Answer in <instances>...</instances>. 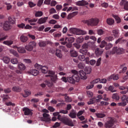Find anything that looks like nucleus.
I'll return each instance as SVG.
<instances>
[{"label":"nucleus","mask_w":128,"mask_h":128,"mask_svg":"<svg viewBox=\"0 0 128 128\" xmlns=\"http://www.w3.org/2000/svg\"><path fill=\"white\" fill-rule=\"evenodd\" d=\"M56 54L58 58H62V50L60 49H56Z\"/></svg>","instance_id":"b1692460"},{"label":"nucleus","mask_w":128,"mask_h":128,"mask_svg":"<svg viewBox=\"0 0 128 128\" xmlns=\"http://www.w3.org/2000/svg\"><path fill=\"white\" fill-rule=\"evenodd\" d=\"M48 19V17L41 18L38 19V24H45V22H46Z\"/></svg>","instance_id":"f3484780"},{"label":"nucleus","mask_w":128,"mask_h":128,"mask_svg":"<svg viewBox=\"0 0 128 128\" xmlns=\"http://www.w3.org/2000/svg\"><path fill=\"white\" fill-rule=\"evenodd\" d=\"M60 114H68V110H60Z\"/></svg>","instance_id":"052dcab7"},{"label":"nucleus","mask_w":128,"mask_h":128,"mask_svg":"<svg viewBox=\"0 0 128 128\" xmlns=\"http://www.w3.org/2000/svg\"><path fill=\"white\" fill-rule=\"evenodd\" d=\"M78 12H73L72 14H69L68 16V20H70L72 18H74V16H76L78 14Z\"/></svg>","instance_id":"e433bc0d"},{"label":"nucleus","mask_w":128,"mask_h":128,"mask_svg":"<svg viewBox=\"0 0 128 128\" xmlns=\"http://www.w3.org/2000/svg\"><path fill=\"white\" fill-rule=\"evenodd\" d=\"M80 52L82 54H84V56H90V53L88 52V50L85 48H81L80 50Z\"/></svg>","instance_id":"dca6fc26"},{"label":"nucleus","mask_w":128,"mask_h":128,"mask_svg":"<svg viewBox=\"0 0 128 128\" xmlns=\"http://www.w3.org/2000/svg\"><path fill=\"white\" fill-rule=\"evenodd\" d=\"M112 36H114V38H118L120 36V31L118 29H115L112 31Z\"/></svg>","instance_id":"aec40b11"},{"label":"nucleus","mask_w":128,"mask_h":128,"mask_svg":"<svg viewBox=\"0 0 128 128\" xmlns=\"http://www.w3.org/2000/svg\"><path fill=\"white\" fill-rule=\"evenodd\" d=\"M70 54L71 56H72L73 58H76L78 56V52L74 50L72 48H71L70 50Z\"/></svg>","instance_id":"393cba45"},{"label":"nucleus","mask_w":128,"mask_h":128,"mask_svg":"<svg viewBox=\"0 0 128 128\" xmlns=\"http://www.w3.org/2000/svg\"><path fill=\"white\" fill-rule=\"evenodd\" d=\"M12 90L13 92H22V88L18 86H14L12 88Z\"/></svg>","instance_id":"a878e982"},{"label":"nucleus","mask_w":128,"mask_h":128,"mask_svg":"<svg viewBox=\"0 0 128 128\" xmlns=\"http://www.w3.org/2000/svg\"><path fill=\"white\" fill-rule=\"evenodd\" d=\"M88 4V2L84 0H82L81 1H78L76 2V5L79 6H87Z\"/></svg>","instance_id":"a211bd4d"},{"label":"nucleus","mask_w":128,"mask_h":128,"mask_svg":"<svg viewBox=\"0 0 128 128\" xmlns=\"http://www.w3.org/2000/svg\"><path fill=\"white\" fill-rule=\"evenodd\" d=\"M78 74L80 76V78H81V80H86V78H88V77L86 76V72H84V70H81L79 71Z\"/></svg>","instance_id":"4468645a"},{"label":"nucleus","mask_w":128,"mask_h":128,"mask_svg":"<svg viewBox=\"0 0 128 128\" xmlns=\"http://www.w3.org/2000/svg\"><path fill=\"white\" fill-rule=\"evenodd\" d=\"M18 70H22V72L23 70H25L26 68V66H24V64H22V62L18 63Z\"/></svg>","instance_id":"5701e85b"},{"label":"nucleus","mask_w":128,"mask_h":128,"mask_svg":"<svg viewBox=\"0 0 128 128\" xmlns=\"http://www.w3.org/2000/svg\"><path fill=\"white\" fill-rule=\"evenodd\" d=\"M86 94L89 98H92L94 96V94L90 91H87Z\"/></svg>","instance_id":"e2e57ef3"},{"label":"nucleus","mask_w":128,"mask_h":128,"mask_svg":"<svg viewBox=\"0 0 128 128\" xmlns=\"http://www.w3.org/2000/svg\"><path fill=\"white\" fill-rule=\"evenodd\" d=\"M112 48V44L110 43L106 46L105 48L106 50H110V48Z\"/></svg>","instance_id":"6e6d98bb"},{"label":"nucleus","mask_w":128,"mask_h":128,"mask_svg":"<svg viewBox=\"0 0 128 128\" xmlns=\"http://www.w3.org/2000/svg\"><path fill=\"white\" fill-rule=\"evenodd\" d=\"M84 72L87 74H90L92 72V68L90 66H86L84 68Z\"/></svg>","instance_id":"c9c22d12"},{"label":"nucleus","mask_w":128,"mask_h":128,"mask_svg":"<svg viewBox=\"0 0 128 128\" xmlns=\"http://www.w3.org/2000/svg\"><path fill=\"white\" fill-rule=\"evenodd\" d=\"M43 116L41 117L40 118V120L41 122H50L52 121V119H50V116L46 113H44L42 114Z\"/></svg>","instance_id":"6e6552de"},{"label":"nucleus","mask_w":128,"mask_h":128,"mask_svg":"<svg viewBox=\"0 0 128 128\" xmlns=\"http://www.w3.org/2000/svg\"><path fill=\"white\" fill-rule=\"evenodd\" d=\"M106 41H104V40H102L101 42V44L100 45V48H104V46H106Z\"/></svg>","instance_id":"13d9d810"},{"label":"nucleus","mask_w":128,"mask_h":128,"mask_svg":"<svg viewBox=\"0 0 128 128\" xmlns=\"http://www.w3.org/2000/svg\"><path fill=\"white\" fill-rule=\"evenodd\" d=\"M114 18L117 24H120V22L121 20L120 18V17L116 16H114Z\"/></svg>","instance_id":"4d7b16f0"},{"label":"nucleus","mask_w":128,"mask_h":128,"mask_svg":"<svg viewBox=\"0 0 128 128\" xmlns=\"http://www.w3.org/2000/svg\"><path fill=\"white\" fill-rule=\"evenodd\" d=\"M78 68L81 70H84V64L82 62L79 63L78 64Z\"/></svg>","instance_id":"5fc2aeb1"},{"label":"nucleus","mask_w":128,"mask_h":128,"mask_svg":"<svg viewBox=\"0 0 128 128\" xmlns=\"http://www.w3.org/2000/svg\"><path fill=\"white\" fill-rule=\"evenodd\" d=\"M5 4H6V6H7L6 8H7L8 10H10V8H12V6L10 4V3L6 2V3H5Z\"/></svg>","instance_id":"bf43d9fd"},{"label":"nucleus","mask_w":128,"mask_h":128,"mask_svg":"<svg viewBox=\"0 0 128 128\" xmlns=\"http://www.w3.org/2000/svg\"><path fill=\"white\" fill-rule=\"evenodd\" d=\"M106 22L109 26H112L114 24V20L112 18H109L107 19Z\"/></svg>","instance_id":"7c9ffc66"},{"label":"nucleus","mask_w":128,"mask_h":128,"mask_svg":"<svg viewBox=\"0 0 128 128\" xmlns=\"http://www.w3.org/2000/svg\"><path fill=\"white\" fill-rule=\"evenodd\" d=\"M78 58L80 60H81V62H84V60H86V57L84 55H79Z\"/></svg>","instance_id":"49530a36"},{"label":"nucleus","mask_w":128,"mask_h":128,"mask_svg":"<svg viewBox=\"0 0 128 128\" xmlns=\"http://www.w3.org/2000/svg\"><path fill=\"white\" fill-rule=\"evenodd\" d=\"M124 52V49L122 48L114 47L112 50L111 51V54H122Z\"/></svg>","instance_id":"423d86ee"},{"label":"nucleus","mask_w":128,"mask_h":128,"mask_svg":"<svg viewBox=\"0 0 128 128\" xmlns=\"http://www.w3.org/2000/svg\"><path fill=\"white\" fill-rule=\"evenodd\" d=\"M2 97V100L3 102H6L8 98H10V96H8V95L6 94H4Z\"/></svg>","instance_id":"79ce46f5"},{"label":"nucleus","mask_w":128,"mask_h":128,"mask_svg":"<svg viewBox=\"0 0 128 128\" xmlns=\"http://www.w3.org/2000/svg\"><path fill=\"white\" fill-rule=\"evenodd\" d=\"M128 103V96L126 95H123L122 98V102L118 104L120 106H126Z\"/></svg>","instance_id":"0eeeda50"},{"label":"nucleus","mask_w":128,"mask_h":128,"mask_svg":"<svg viewBox=\"0 0 128 128\" xmlns=\"http://www.w3.org/2000/svg\"><path fill=\"white\" fill-rule=\"evenodd\" d=\"M12 92V88H7L4 90V92L5 94H10Z\"/></svg>","instance_id":"69168bd1"},{"label":"nucleus","mask_w":128,"mask_h":128,"mask_svg":"<svg viewBox=\"0 0 128 128\" xmlns=\"http://www.w3.org/2000/svg\"><path fill=\"white\" fill-rule=\"evenodd\" d=\"M42 16H44V12L42 11H37L35 12L36 18H40Z\"/></svg>","instance_id":"f704fd0d"},{"label":"nucleus","mask_w":128,"mask_h":128,"mask_svg":"<svg viewBox=\"0 0 128 128\" xmlns=\"http://www.w3.org/2000/svg\"><path fill=\"white\" fill-rule=\"evenodd\" d=\"M126 64H123L120 66V68H122V70L120 71V74H124L126 72V66H124Z\"/></svg>","instance_id":"cd10ccee"},{"label":"nucleus","mask_w":128,"mask_h":128,"mask_svg":"<svg viewBox=\"0 0 128 128\" xmlns=\"http://www.w3.org/2000/svg\"><path fill=\"white\" fill-rule=\"evenodd\" d=\"M18 52L20 54H26V52L24 48L22 46L18 48Z\"/></svg>","instance_id":"c85d7f7f"},{"label":"nucleus","mask_w":128,"mask_h":128,"mask_svg":"<svg viewBox=\"0 0 128 128\" xmlns=\"http://www.w3.org/2000/svg\"><path fill=\"white\" fill-rule=\"evenodd\" d=\"M24 94H22L24 98H28L31 94L30 92L28 91V90H24Z\"/></svg>","instance_id":"ea45409f"},{"label":"nucleus","mask_w":128,"mask_h":128,"mask_svg":"<svg viewBox=\"0 0 128 128\" xmlns=\"http://www.w3.org/2000/svg\"><path fill=\"white\" fill-rule=\"evenodd\" d=\"M70 32L74 34H76L77 36H84V34H86V31L76 28H71L70 29Z\"/></svg>","instance_id":"39448f33"},{"label":"nucleus","mask_w":128,"mask_h":128,"mask_svg":"<svg viewBox=\"0 0 128 128\" xmlns=\"http://www.w3.org/2000/svg\"><path fill=\"white\" fill-rule=\"evenodd\" d=\"M48 74L46 75V78H48V76H50V80H52L51 82H56V79L58 78L56 76H54V72L52 70H49L48 72Z\"/></svg>","instance_id":"9d476101"},{"label":"nucleus","mask_w":128,"mask_h":128,"mask_svg":"<svg viewBox=\"0 0 128 128\" xmlns=\"http://www.w3.org/2000/svg\"><path fill=\"white\" fill-rule=\"evenodd\" d=\"M96 116L98 118H102L106 116V114L102 113H96Z\"/></svg>","instance_id":"58836bf2"},{"label":"nucleus","mask_w":128,"mask_h":128,"mask_svg":"<svg viewBox=\"0 0 128 128\" xmlns=\"http://www.w3.org/2000/svg\"><path fill=\"white\" fill-rule=\"evenodd\" d=\"M8 21H6L4 24V30H10L12 26L11 24H14L16 19L12 17H9L8 18Z\"/></svg>","instance_id":"7ed1b4c3"},{"label":"nucleus","mask_w":128,"mask_h":128,"mask_svg":"<svg viewBox=\"0 0 128 128\" xmlns=\"http://www.w3.org/2000/svg\"><path fill=\"white\" fill-rule=\"evenodd\" d=\"M93 44L94 42H89L87 43H84L82 46V48L86 50V48H92Z\"/></svg>","instance_id":"2eb2a0df"},{"label":"nucleus","mask_w":128,"mask_h":128,"mask_svg":"<svg viewBox=\"0 0 128 128\" xmlns=\"http://www.w3.org/2000/svg\"><path fill=\"white\" fill-rule=\"evenodd\" d=\"M38 22V19L36 18H32L28 20V22L30 24V26H36V23Z\"/></svg>","instance_id":"bb28decb"},{"label":"nucleus","mask_w":128,"mask_h":128,"mask_svg":"<svg viewBox=\"0 0 128 128\" xmlns=\"http://www.w3.org/2000/svg\"><path fill=\"white\" fill-rule=\"evenodd\" d=\"M10 54H14V56H16V58H18V52L14 50H10Z\"/></svg>","instance_id":"a18cd8bd"},{"label":"nucleus","mask_w":128,"mask_h":128,"mask_svg":"<svg viewBox=\"0 0 128 128\" xmlns=\"http://www.w3.org/2000/svg\"><path fill=\"white\" fill-rule=\"evenodd\" d=\"M58 120L62 122L64 124L69 126H74V122L70 118L66 116H62V115L58 114L57 118Z\"/></svg>","instance_id":"f03ea898"},{"label":"nucleus","mask_w":128,"mask_h":128,"mask_svg":"<svg viewBox=\"0 0 128 128\" xmlns=\"http://www.w3.org/2000/svg\"><path fill=\"white\" fill-rule=\"evenodd\" d=\"M2 60L5 64H8L10 62V58L8 56H4L2 58Z\"/></svg>","instance_id":"37998d69"},{"label":"nucleus","mask_w":128,"mask_h":128,"mask_svg":"<svg viewBox=\"0 0 128 128\" xmlns=\"http://www.w3.org/2000/svg\"><path fill=\"white\" fill-rule=\"evenodd\" d=\"M46 84L49 88H52V84H54V83L52 82V81H46Z\"/></svg>","instance_id":"de8ad7c7"},{"label":"nucleus","mask_w":128,"mask_h":128,"mask_svg":"<svg viewBox=\"0 0 128 128\" xmlns=\"http://www.w3.org/2000/svg\"><path fill=\"white\" fill-rule=\"evenodd\" d=\"M34 46H36V43L34 41H32L30 42L28 45L26 46L25 48L28 52H32Z\"/></svg>","instance_id":"9b49d317"},{"label":"nucleus","mask_w":128,"mask_h":128,"mask_svg":"<svg viewBox=\"0 0 128 128\" xmlns=\"http://www.w3.org/2000/svg\"><path fill=\"white\" fill-rule=\"evenodd\" d=\"M28 72V74H32V76H38V74H40V72L36 69L30 70Z\"/></svg>","instance_id":"6ab92c4d"},{"label":"nucleus","mask_w":128,"mask_h":128,"mask_svg":"<svg viewBox=\"0 0 128 128\" xmlns=\"http://www.w3.org/2000/svg\"><path fill=\"white\" fill-rule=\"evenodd\" d=\"M108 90L111 92H116V90H114V86H109Z\"/></svg>","instance_id":"864d4df0"},{"label":"nucleus","mask_w":128,"mask_h":128,"mask_svg":"<svg viewBox=\"0 0 128 128\" xmlns=\"http://www.w3.org/2000/svg\"><path fill=\"white\" fill-rule=\"evenodd\" d=\"M10 62L13 64H18V60L16 58L12 59L11 60H10Z\"/></svg>","instance_id":"603ef678"},{"label":"nucleus","mask_w":128,"mask_h":128,"mask_svg":"<svg viewBox=\"0 0 128 128\" xmlns=\"http://www.w3.org/2000/svg\"><path fill=\"white\" fill-rule=\"evenodd\" d=\"M114 122H116V120H114V118H110V120L105 123L104 126L106 128H112V126H114Z\"/></svg>","instance_id":"1a4fd4ad"},{"label":"nucleus","mask_w":128,"mask_h":128,"mask_svg":"<svg viewBox=\"0 0 128 128\" xmlns=\"http://www.w3.org/2000/svg\"><path fill=\"white\" fill-rule=\"evenodd\" d=\"M112 40H114V37L112 36H109L106 38V40L108 42H112Z\"/></svg>","instance_id":"0e129e2a"},{"label":"nucleus","mask_w":128,"mask_h":128,"mask_svg":"<svg viewBox=\"0 0 128 128\" xmlns=\"http://www.w3.org/2000/svg\"><path fill=\"white\" fill-rule=\"evenodd\" d=\"M98 82H100V78H97V79H96L90 82V84H98Z\"/></svg>","instance_id":"680f3d73"},{"label":"nucleus","mask_w":128,"mask_h":128,"mask_svg":"<svg viewBox=\"0 0 128 128\" xmlns=\"http://www.w3.org/2000/svg\"><path fill=\"white\" fill-rule=\"evenodd\" d=\"M65 40H66H66H68V43L72 44V42H74V38H72V37L68 38V37H66L65 38Z\"/></svg>","instance_id":"473e14b6"},{"label":"nucleus","mask_w":128,"mask_h":128,"mask_svg":"<svg viewBox=\"0 0 128 128\" xmlns=\"http://www.w3.org/2000/svg\"><path fill=\"white\" fill-rule=\"evenodd\" d=\"M82 22L84 24H88V26H96L98 24V23L100 22V20H98V18H91L88 20H83Z\"/></svg>","instance_id":"20e7f679"},{"label":"nucleus","mask_w":128,"mask_h":128,"mask_svg":"<svg viewBox=\"0 0 128 128\" xmlns=\"http://www.w3.org/2000/svg\"><path fill=\"white\" fill-rule=\"evenodd\" d=\"M71 72L73 74V75L72 77H68L67 80L70 84H74L76 82H78L80 78L78 76V72L76 70H72Z\"/></svg>","instance_id":"f257e3e1"},{"label":"nucleus","mask_w":128,"mask_h":128,"mask_svg":"<svg viewBox=\"0 0 128 128\" xmlns=\"http://www.w3.org/2000/svg\"><path fill=\"white\" fill-rule=\"evenodd\" d=\"M3 44H6V46H12V44H14V42H12V40H6V41H4L3 42Z\"/></svg>","instance_id":"a19ab883"},{"label":"nucleus","mask_w":128,"mask_h":128,"mask_svg":"<svg viewBox=\"0 0 128 128\" xmlns=\"http://www.w3.org/2000/svg\"><path fill=\"white\" fill-rule=\"evenodd\" d=\"M22 112H24V116H32L34 114L32 110L26 107L22 108Z\"/></svg>","instance_id":"f8f14e48"},{"label":"nucleus","mask_w":128,"mask_h":128,"mask_svg":"<svg viewBox=\"0 0 128 128\" xmlns=\"http://www.w3.org/2000/svg\"><path fill=\"white\" fill-rule=\"evenodd\" d=\"M48 44V42H46V41H40L38 44H39V46H40L41 48H44V46H46V44Z\"/></svg>","instance_id":"c756f323"},{"label":"nucleus","mask_w":128,"mask_h":128,"mask_svg":"<svg viewBox=\"0 0 128 128\" xmlns=\"http://www.w3.org/2000/svg\"><path fill=\"white\" fill-rule=\"evenodd\" d=\"M41 72L42 74H46L48 72V68L46 66H42Z\"/></svg>","instance_id":"c03bdc74"},{"label":"nucleus","mask_w":128,"mask_h":128,"mask_svg":"<svg viewBox=\"0 0 128 128\" xmlns=\"http://www.w3.org/2000/svg\"><path fill=\"white\" fill-rule=\"evenodd\" d=\"M112 98L114 100H120V96L116 94H114L112 96Z\"/></svg>","instance_id":"4c0bfd02"},{"label":"nucleus","mask_w":128,"mask_h":128,"mask_svg":"<svg viewBox=\"0 0 128 128\" xmlns=\"http://www.w3.org/2000/svg\"><path fill=\"white\" fill-rule=\"evenodd\" d=\"M20 40L22 42H28V36L22 35L20 37Z\"/></svg>","instance_id":"72a5a7b5"},{"label":"nucleus","mask_w":128,"mask_h":128,"mask_svg":"<svg viewBox=\"0 0 128 128\" xmlns=\"http://www.w3.org/2000/svg\"><path fill=\"white\" fill-rule=\"evenodd\" d=\"M35 66H36V70H42V66L38 64H35Z\"/></svg>","instance_id":"09e8293b"},{"label":"nucleus","mask_w":128,"mask_h":128,"mask_svg":"<svg viewBox=\"0 0 128 128\" xmlns=\"http://www.w3.org/2000/svg\"><path fill=\"white\" fill-rule=\"evenodd\" d=\"M68 116L71 118H76V112L74 110H72L70 114H68Z\"/></svg>","instance_id":"4be33fe9"},{"label":"nucleus","mask_w":128,"mask_h":128,"mask_svg":"<svg viewBox=\"0 0 128 128\" xmlns=\"http://www.w3.org/2000/svg\"><path fill=\"white\" fill-rule=\"evenodd\" d=\"M84 40H94V42L96 41V38L94 36H85Z\"/></svg>","instance_id":"2f4dec72"},{"label":"nucleus","mask_w":128,"mask_h":128,"mask_svg":"<svg viewBox=\"0 0 128 128\" xmlns=\"http://www.w3.org/2000/svg\"><path fill=\"white\" fill-rule=\"evenodd\" d=\"M124 10H128V2H126L124 4Z\"/></svg>","instance_id":"774afa93"},{"label":"nucleus","mask_w":128,"mask_h":128,"mask_svg":"<svg viewBox=\"0 0 128 128\" xmlns=\"http://www.w3.org/2000/svg\"><path fill=\"white\" fill-rule=\"evenodd\" d=\"M82 42H84V37H80L76 39L78 44H82Z\"/></svg>","instance_id":"3c124183"},{"label":"nucleus","mask_w":128,"mask_h":128,"mask_svg":"<svg viewBox=\"0 0 128 128\" xmlns=\"http://www.w3.org/2000/svg\"><path fill=\"white\" fill-rule=\"evenodd\" d=\"M104 52V50H102L101 48H97L95 50V54L96 56H100L102 53Z\"/></svg>","instance_id":"ddd939ff"},{"label":"nucleus","mask_w":128,"mask_h":128,"mask_svg":"<svg viewBox=\"0 0 128 128\" xmlns=\"http://www.w3.org/2000/svg\"><path fill=\"white\" fill-rule=\"evenodd\" d=\"M118 75L112 74L110 77L108 78V80L109 82H110V80H118Z\"/></svg>","instance_id":"412c9836"},{"label":"nucleus","mask_w":128,"mask_h":128,"mask_svg":"<svg viewBox=\"0 0 128 128\" xmlns=\"http://www.w3.org/2000/svg\"><path fill=\"white\" fill-rule=\"evenodd\" d=\"M64 98L66 102H72V99L70 96H65Z\"/></svg>","instance_id":"338daca9"},{"label":"nucleus","mask_w":128,"mask_h":128,"mask_svg":"<svg viewBox=\"0 0 128 128\" xmlns=\"http://www.w3.org/2000/svg\"><path fill=\"white\" fill-rule=\"evenodd\" d=\"M97 34H98V36H102V34H104V31L102 30V29H100L97 30Z\"/></svg>","instance_id":"8fccbe9b"}]
</instances>
